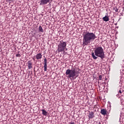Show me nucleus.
Listing matches in <instances>:
<instances>
[{"instance_id": "obj_17", "label": "nucleus", "mask_w": 124, "mask_h": 124, "mask_svg": "<svg viewBox=\"0 0 124 124\" xmlns=\"http://www.w3.org/2000/svg\"><path fill=\"white\" fill-rule=\"evenodd\" d=\"M69 124H75V123H74V122L71 121V122L69 123Z\"/></svg>"}, {"instance_id": "obj_6", "label": "nucleus", "mask_w": 124, "mask_h": 124, "mask_svg": "<svg viewBox=\"0 0 124 124\" xmlns=\"http://www.w3.org/2000/svg\"><path fill=\"white\" fill-rule=\"evenodd\" d=\"M94 117V113L93 111H89V113L88 115V118L89 120H91V119H93Z\"/></svg>"}, {"instance_id": "obj_1", "label": "nucleus", "mask_w": 124, "mask_h": 124, "mask_svg": "<svg viewBox=\"0 0 124 124\" xmlns=\"http://www.w3.org/2000/svg\"><path fill=\"white\" fill-rule=\"evenodd\" d=\"M83 46L89 45L91 41L94 40L96 38L95 34L93 32H87L83 35Z\"/></svg>"}, {"instance_id": "obj_4", "label": "nucleus", "mask_w": 124, "mask_h": 124, "mask_svg": "<svg viewBox=\"0 0 124 124\" xmlns=\"http://www.w3.org/2000/svg\"><path fill=\"white\" fill-rule=\"evenodd\" d=\"M66 48V42H63V41L61 40L60 41L58 45V49L57 51L59 53L60 52H64L65 48Z\"/></svg>"}, {"instance_id": "obj_7", "label": "nucleus", "mask_w": 124, "mask_h": 124, "mask_svg": "<svg viewBox=\"0 0 124 124\" xmlns=\"http://www.w3.org/2000/svg\"><path fill=\"white\" fill-rule=\"evenodd\" d=\"M27 64L29 69H31V68H32V62H31V61H28Z\"/></svg>"}, {"instance_id": "obj_8", "label": "nucleus", "mask_w": 124, "mask_h": 124, "mask_svg": "<svg viewBox=\"0 0 124 124\" xmlns=\"http://www.w3.org/2000/svg\"><path fill=\"white\" fill-rule=\"evenodd\" d=\"M44 71H47V59L45 58L44 59Z\"/></svg>"}, {"instance_id": "obj_13", "label": "nucleus", "mask_w": 124, "mask_h": 124, "mask_svg": "<svg viewBox=\"0 0 124 124\" xmlns=\"http://www.w3.org/2000/svg\"><path fill=\"white\" fill-rule=\"evenodd\" d=\"M39 31L40 32H44V31L43 30V29L42 28V27L41 26H39Z\"/></svg>"}, {"instance_id": "obj_15", "label": "nucleus", "mask_w": 124, "mask_h": 124, "mask_svg": "<svg viewBox=\"0 0 124 124\" xmlns=\"http://www.w3.org/2000/svg\"><path fill=\"white\" fill-rule=\"evenodd\" d=\"M102 76L100 75L99 76V80H102Z\"/></svg>"}, {"instance_id": "obj_12", "label": "nucleus", "mask_w": 124, "mask_h": 124, "mask_svg": "<svg viewBox=\"0 0 124 124\" xmlns=\"http://www.w3.org/2000/svg\"><path fill=\"white\" fill-rule=\"evenodd\" d=\"M101 113L102 115H106V110L105 109H102L101 110Z\"/></svg>"}, {"instance_id": "obj_16", "label": "nucleus", "mask_w": 124, "mask_h": 124, "mask_svg": "<svg viewBox=\"0 0 124 124\" xmlns=\"http://www.w3.org/2000/svg\"><path fill=\"white\" fill-rule=\"evenodd\" d=\"M16 57H21V54H16Z\"/></svg>"}, {"instance_id": "obj_9", "label": "nucleus", "mask_w": 124, "mask_h": 124, "mask_svg": "<svg viewBox=\"0 0 124 124\" xmlns=\"http://www.w3.org/2000/svg\"><path fill=\"white\" fill-rule=\"evenodd\" d=\"M108 14H106L105 16L103 17V21H104L105 22H108V21H109V17H108Z\"/></svg>"}, {"instance_id": "obj_2", "label": "nucleus", "mask_w": 124, "mask_h": 124, "mask_svg": "<svg viewBox=\"0 0 124 124\" xmlns=\"http://www.w3.org/2000/svg\"><path fill=\"white\" fill-rule=\"evenodd\" d=\"M92 56L94 60H97V57L100 58L101 60H103L105 58V54L102 47L98 46L95 48L94 52L92 53Z\"/></svg>"}, {"instance_id": "obj_14", "label": "nucleus", "mask_w": 124, "mask_h": 124, "mask_svg": "<svg viewBox=\"0 0 124 124\" xmlns=\"http://www.w3.org/2000/svg\"><path fill=\"white\" fill-rule=\"evenodd\" d=\"M113 10H115V12H118L119 10L117 8V7H116V8H113Z\"/></svg>"}, {"instance_id": "obj_11", "label": "nucleus", "mask_w": 124, "mask_h": 124, "mask_svg": "<svg viewBox=\"0 0 124 124\" xmlns=\"http://www.w3.org/2000/svg\"><path fill=\"white\" fill-rule=\"evenodd\" d=\"M42 114L44 115V116H47L48 115V112L45 110V109H42Z\"/></svg>"}, {"instance_id": "obj_18", "label": "nucleus", "mask_w": 124, "mask_h": 124, "mask_svg": "<svg viewBox=\"0 0 124 124\" xmlns=\"http://www.w3.org/2000/svg\"><path fill=\"white\" fill-rule=\"evenodd\" d=\"M116 96H117V97H118V98H120V96H119V94H117L116 95Z\"/></svg>"}, {"instance_id": "obj_3", "label": "nucleus", "mask_w": 124, "mask_h": 124, "mask_svg": "<svg viewBox=\"0 0 124 124\" xmlns=\"http://www.w3.org/2000/svg\"><path fill=\"white\" fill-rule=\"evenodd\" d=\"M66 75H68L67 77L69 78H71L72 79H76L77 77H78V75H76V74H78V72H76L75 68H73V69H68L66 70L65 72Z\"/></svg>"}, {"instance_id": "obj_10", "label": "nucleus", "mask_w": 124, "mask_h": 124, "mask_svg": "<svg viewBox=\"0 0 124 124\" xmlns=\"http://www.w3.org/2000/svg\"><path fill=\"white\" fill-rule=\"evenodd\" d=\"M41 58H42V55H41V53H38L36 55V59L37 60H40Z\"/></svg>"}, {"instance_id": "obj_19", "label": "nucleus", "mask_w": 124, "mask_h": 124, "mask_svg": "<svg viewBox=\"0 0 124 124\" xmlns=\"http://www.w3.org/2000/svg\"><path fill=\"white\" fill-rule=\"evenodd\" d=\"M118 93H122V91H121V90H119Z\"/></svg>"}, {"instance_id": "obj_5", "label": "nucleus", "mask_w": 124, "mask_h": 124, "mask_svg": "<svg viewBox=\"0 0 124 124\" xmlns=\"http://www.w3.org/2000/svg\"><path fill=\"white\" fill-rule=\"evenodd\" d=\"M53 0H40V5H45V4H47L50 1H52Z\"/></svg>"}, {"instance_id": "obj_20", "label": "nucleus", "mask_w": 124, "mask_h": 124, "mask_svg": "<svg viewBox=\"0 0 124 124\" xmlns=\"http://www.w3.org/2000/svg\"><path fill=\"white\" fill-rule=\"evenodd\" d=\"M68 49L66 48V47L65 48V51H67ZM65 51H64V52H65Z\"/></svg>"}]
</instances>
